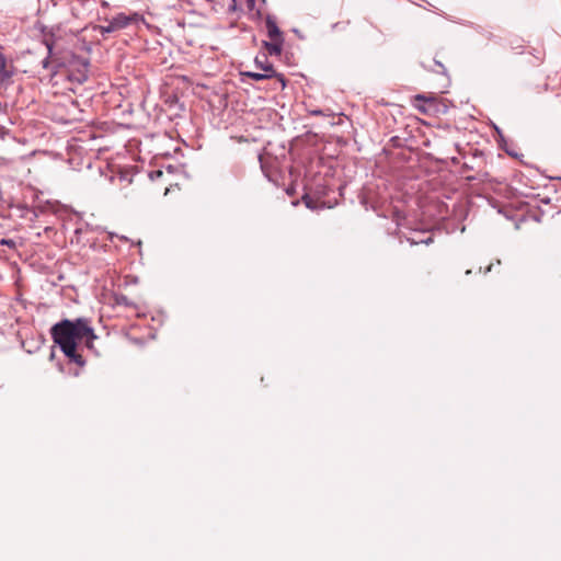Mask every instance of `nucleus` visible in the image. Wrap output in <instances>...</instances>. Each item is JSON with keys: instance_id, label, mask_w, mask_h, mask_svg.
I'll list each match as a JSON object with an SVG mask.
<instances>
[{"instance_id": "1", "label": "nucleus", "mask_w": 561, "mask_h": 561, "mask_svg": "<svg viewBox=\"0 0 561 561\" xmlns=\"http://www.w3.org/2000/svg\"><path fill=\"white\" fill-rule=\"evenodd\" d=\"M50 335L65 356L79 365L83 364V358L78 353V345L84 343L88 348H92L96 339L90 321L85 318L64 319L51 327Z\"/></svg>"}, {"instance_id": "2", "label": "nucleus", "mask_w": 561, "mask_h": 561, "mask_svg": "<svg viewBox=\"0 0 561 561\" xmlns=\"http://www.w3.org/2000/svg\"><path fill=\"white\" fill-rule=\"evenodd\" d=\"M412 105L422 114L434 116L440 112L442 100L435 93L416 94L412 99Z\"/></svg>"}, {"instance_id": "3", "label": "nucleus", "mask_w": 561, "mask_h": 561, "mask_svg": "<svg viewBox=\"0 0 561 561\" xmlns=\"http://www.w3.org/2000/svg\"><path fill=\"white\" fill-rule=\"evenodd\" d=\"M137 20H138L137 14L126 15L124 13H119V14L115 15L113 19L108 20L106 25L95 26V30L100 34L105 35L108 33H114V32L121 31V30L125 28L126 26H128L130 23L136 22Z\"/></svg>"}, {"instance_id": "4", "label": "nucleus", "mask_w": 561, "mask_h": 561, "mask_svg": "<svg viewBox=\"0 0 561 561\" xmlns=\"http://www.w3.org/2000/svg\"><path fill=\"white\" fill-rule=\"evenodd\" d=\"M13 75V62L4 56L2 47H0V89L7 88L10 84Z\"/></svg>"}, {"instance_id": "5", "label": "nucleus", "mask_w": 561, "mask_h": 561, "mask_svg": "<svg viewBox=\"0 0 561 561\" xmlns=\"http://www.w3.org/2000/svg\"><path fill=\"white\" fill-rule=\"evenodd\" d=\"M262 70L264 71V73L247 71L243 72V76L249 77L255 81H261L276 77L280 81L283 88L286 85L285 78L282 75L276 73L272 64H266L265 66H262Z\"/></svg>"}, {"instance_id": "6", "label": "nucleus", "mask_w": 561, "mask_h": 561, "mask_svg": "<svg viewBox=\"0 0 561 561\" xmlns=\"http://www.w3.org/2000/svg\"><path fill=\"white\" fill-rule=\"evenodd\" d=\"M265 25L270 39H284L283 33L277 26L276 21L273 16H266Z\"/></svg>"}, {"instance_id": "7", "label": "nucleus", "mask_w": 561, "mask_h": 561, "mask_svg": "<svg viewBox=\"0 0 561 561\" xmlns=\"http://www.w3.org/2000/svg\"><path fill=\"white\" fill-rule=\"evenodd\" d=\"M284 39H270L264 42V47L272 56H279L283 50Z\"/></svg>"}, {"instance_id": "8", "label": "nucleus", "mask_w": 561, "mask_h": 561, "mask_svg": "<svg viewBox=\"0 0 561 561\" xmlns=\"http://www.w3.org/2000/svg\"><path fill=\"white\" fill-rule=\"evenodd\" d=\"M266 64H271V62L267 60V57L265 55L255 57V65L259 69L262 70V66H265Z\"/></svg>"}, {"instance_id": "9", "label": "nucleus", "mask_w": 561, "mask_h": 561, "mask_svg": "<svg viewBox=\"0 0 561 561\" xmlns=\"http://www.w3.org/2000/svg\"><path fill=\"white\" fill-rule=\"evenodd\" d=\"M492 266H493V264L488 265V266L485 267V270L483 271V273H484V274H486V273L491 272Z\"/></svg>"}, {"instance_id": "10", "label": "nucleus", "mask_w": 561, "mask_h": 561, "mask_svg": "<svg viewBox=\"0 0 561 561\" xmlns=\"http://www.w3.org/2000/svg\"><path fill=\"white\" fill-rule=\"evenodd\" d=\"M5 111V105L0 102V113Z\"/></svg>"}, {"instance_id": "11", "label": "nucleus", "mask_w": 561, "mask_h": 561, "mask_svg": "<svg viewBox=\"0 0 561 561\" xmlns=\"http://www.w3.org/2000/svg\"><path fill=\"white\" fill-rule=\"evenodd\" d=\"M248 2H249L250 5L254 4V0H248Z\"/></svg>"}]
</instances>
